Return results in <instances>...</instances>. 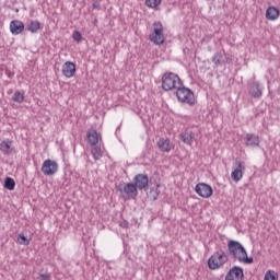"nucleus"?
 I'll return each instance as SVG.
<instances>
[{"label": "nucleus", "instance_id": "nucleus-1", "mask_svg": "<svg viewBox=\"0 0 280 280\" xmlns=\"http://www.w3.org/2000/svg\"><path fill=\"white\" fill-rule=\"evenodd\" d=\"M228 257L234 259V261H240V264H253V257H248V253L242 243L235 240H230L228 242Z\"/></svg>", "mask_w": 280, "mask_h": 280}, {"label": "nucleus", "instance_id": "nucleus-2", "mask_svg": "<svg viewBox=\"0 0 280 280\" xmlns=\"http://www.w3.org/2000/svg\"><path fill=\"white\" fill-rule=\"evenodd\" d=\"M183 86V81L180 77L174 72H166L162 77V89L163 91H178Z\"/></svg>", "mask_w": 280, "mask_h": 280}, {"label": "nucleus", "instance_id": "nucleus-3", "mask_svg": "<svg viewBox=\"0 0 280 280\" xmlns=\"http://www.w3.org/2000/svg\"><path fill=\"white\" fill-rule=\"evenodd\" d=\"M229 261V255L219 249L214 252L208 259V268L210 270H220V268H224V264Z\"/></svg>", "mask_w": 280, "mask_h": 280}, {"label": "nucleus", "instance_id": "nucleus-4", "mask_svg": "<svg viewBox=\"0 0 280 280\" xmlns=\"http://www.w3.org/2000/svg\"><path fill=\"white\" fill-rule=\"evenodd\" d=\"M176 97L178 102H182V104H188L189 106H194V104H196V97L189 88H185L183 85L177 88Z\"/></svg>", "mask_w": 280, "mask_h": 280}, {"label": "nucleus", "instance_id": "nucleus-5", "mask_svg": "<svg viewBox=\"0 0 280 280\" xmlns=\"http://www.w3.org/2000/svg\"><path fill=\"white\" fill-rule=\"evenodd\" d=\"M118 191L121 194L124 200H135L139 196V190L133 183L120 184Z\"/></svg>", "mask_w": 280, "mask_h": 280}, {"label": "nucleus", "instance_id": "nucleus-6", "mask_svg": "<svg viewBox=\"0 0 280 280\" xmlns=\"http://www.w3.org/2000/svg\"><path fill=\"white\" fill-rule=\"evenodd\" d=\"M149 38L154 45H163L165 43V35L163 34V23H153V33L149 36Z\"/></svg>", "mask_w": 280, "mask_h": 280}, {"label": "nucleus", "instance_id": "nucleus-7", "mask_svg": "<svg viewBox=\"0 0 280 280\" xmlns=\"http://www.w3.org/2000/svg\"><path fill=\"white\" fill-rule=\"evenodd\" d=\"M44 176H54L58 173V162L54 160H45L42 164Z\"/></svg>", "mask_w": 280, "mask_h": 280}, {"label": "nucleus", "instance_id": "nucleus-8", "mask_svg": "<svg viewBox=\"0 0 280 280\" xmlns=\"http://www.w3.org/2000/svg\"><path fill=\"white\" fill-rule=\"evenodd\" d=\"M244 170H246V164L242 161H236L231 173L232 180L240 183V180L244 178Z\"/></svg>", "mask_w": 280, "mask_h": 280}, {"label": "nucleus", "instance_id": "nucleus-9", "mask_svg": "<svg viewBox=\"0 0 280 280\" xmlns=\"http://www.w3.org/2000/svg\"><path fill=\"white\" fill-rule=\"evenodd\" d=\"M195 191L200 198H211L213 196V188L206 183H199L195 187Z\"/></svg>", "mask_w": 280, "mask_h": 280}, {"label": "nucleus", "instance_id": "nucleus-10", "mask_svg": "<svg viewBox=\"0 0 280 280\" xmlns=\"http://www.w3.org/2000/svg\"><path fill=\"white\" fill-rule=\"evenodd\" d=\"M224 280H244V268L240 266H233L226 272Z\"/></svg>", "mask_w": 280, "mask_h": 280}, {"label": "nucleus", "instance_id": "nucleus-11", "mask_svg": "<svg viewBox=\"0 0 280 280\" xmlns=\"http://www.w3.org/2000/svg\"><path fill=\"white\" fill-rule=\"evenodd\" d=\"M150 183V178L145 174H137L133 177V185L136 186V189L143 190L148 187Z\"/></svg>", "mask_w": 280, "mask_h": 280}, {"label": "nucleus", "instance_id": "nucleus-12", "mask_svg": "<svg viewBox=\"0 0 280 280\" xmlns=\"http://www.w3.org/2000/svg\"><path fill=\"white\" fill-rule=\"evenodd\" d=\"M244 141L246 148H259V143H261L259 136L255 133H246L244 136Z\"/></svg>", "mask_w": 280, "mask_h": 280}, {"label": "nucleus", "instance_id": "nucleus-13", "mask_svg": "<svg viewBox=\"0 0 280 280\" xmlns=\"http://www.w3.org/2000/svg\"><path fill=\"white\" fill-rule=\"evenodd\" d=\"M25 30V24L21 22V20H13L10 22V32L13 36H19V34H23Z\"/></svg>", "mask_w": 280, "mask_h": 280}, {"label": "nucleus", "instance_id": "nucleus-14", "mask_svg": "<svg viewBox=\"0 0 280 280\" xmlns=\"http://www.w3.org/2000/svg\"><path fill=\"white\" fill-rule=\"evenodd\" d=\"M75 63L72 62V61H66L63 65H62V68H61V73L62 75H65V78H73V75H75Z\"/></svg>", "mask_w": 280, "mask_h": 280}, {"label": "nucleus", "instance_id": "nucleus-15", "mask_svg": "<svg viewBox=\"0 0 280 280\" xmlns=\"http://www.w3.org/2000/svg\"><path fill=\"white\" fill-rule=\"evenodd\" d=\"M156 144L161 152H172L174 149V144L167 138H160Z\"/></svg>", "mask_w": 280, "mask_h": 280}, {"label": "nucleus", "instance_id": "nucleus-16", "mask_svg": "<svg viewBox=\"0 0 280 280\" xmlns=\"http://www.w3.org/2000/svg\"><path fill=\"white\" fill-rule=\"evenodd\" d=\"M212 62L215 67L226 65V52H224V50L217 51L212 57Z\"/></svg>", "mask_w": 280, "mask_h": 280}, {"label": "nucleus", "instance_id": "nucleus-17", "mask_svg": "<svg viewBox=\"0 0 280 280\" xmlns=\"http://www.w3.org/2000/svg\"><path fill=\"white\" fill-rule=\"evenodd\" d=\"M86 141L90 145H97L100 143V133L95 129H89L86 131Z\"/></svg>", "mask_w": 280, "mask_h": 280}, {"label": "nucleus", "instance_id": "nucleus-18", "mask_svg": "<svg viewBox=\"0 0 280 280\" xmlns=\"http://www.w3.org/2000/svg\"><path fill=\"white\" fill-rule=\"evenodd\" d=\"M249 94L252 95V97H254L255 100H259V97H261L262 93V89L261 85L259 84V82H253L249 86Z\"/></svg>", "mask_w": 280, "mask_h": 280}, {"label": "nucleus", "instance_id": "nucleus-19", "mask_svg": "<svg viewBox=\"0 0 280 280\" xmlns=\"http://www.w3.org/2000/svg\"><path fill=\"white\" fill-rule=\"evenodd\" d=\"M26 30L31 34H38V31L43 30V24H40V22H38V20H32L31 22H28L26 24Z\"/></svg>", "mask_w": 280, "mask_h": 280}, {"label": "nucleus", "instance_id": "nucleus-20", "mask_svg": "<svg viewBox=\"0 0 280 280\" xmlns=\"http://www.w3.org/2000/svg\"><path fill=\"white\" fill-rule=\"evenodd\" d=\"M179 139L183 143H186V145H191L194 139H196V133H194V131H185L179 135Z\"/></svg>", "mask_w": 280, "mask_h": 280}, {"label": "nucleus", "instance_id": "nucleus-21", "mask_svg": "<svg viewBox=\"0 0 280 280\" xmlns=\"http://www.w3.org/2000/svg\"><path fill=\"white\" fill-rule=\"evenodd\" d=\"M279 9L276 7H269L266 11V19H268V21H277V19H279Z\"/></svg>", "mask_w": 280, "mask_h": 280}, {"label": "nucleus", "instance_id": "nucleus-22", "mask_svg": "<svg viewBox=\"0 0 280 280\" xmlns=\"http://www.w3.org/2000/svg\"><path fill=\"white\" fill-rule=\"evenodd\" d=\"M91 153L93 155L94 161H100L104 156V153L102 152V148L97 147V144L92 145Z\"/></svg>", "mask_w": 280, "mask_h": 280}, {"label": "nucleus", "instance_id": "nucleus-23", "mask_svg": "<svg viewBox=\"0 0 280 280\" xmlns=\"http://www.w3.org/2000/svg\"><path fill=\"white\" fill-rule=\"evenodd\" d=\"M12 142L11 141H2L0 143V150L3 154H11L12 150Z\"/></svg>", "mask_w": 280, "mask_h": 280}, {"label": "nucleus", "instance_id": "nucleus-24", "mask_svg": "<svg viewBox=\"0 0 280 280\" xmlns=\"http://www.w3.org/2000/svg\"><path fill=\"white\" fill-rule=\"evenodd\" d=\"M16 187V182H14V178L7 177L4 179V188L9 189V191H14V188Z\"/></svg>", "mask_w": 280, "mask_h": 280}, {"label": "nucleus", "instance_id": "nucleus-25", "mask_svg": "<svg viewBox=\"0 0 280 280\" xmlns=\"http://www.w3.org/2000/svg\"><path fill=\"white\" fill-rule=\"evenodd\" d=\"M13 102H16V104H23L25 101V93H22L21 91L14 92L12 96Z\"/></svg>", "mask_w": 280, "mask_h": 280}, {"label": "nucleus", "instance_id": "nucleus-26", "mask_svg": "<svg viewBox=\"0 0 280 280\" xmlns=\"http://www.w3.org/2000/svg\"><path fill=\"white\" fill-rule=\"evenodd\" d=\"M264 280H279V275H277V272L273 271V270H268L265 273V279Z\"/></svg>", "mask_w": 280, "mask_h": 280}, {"label": "nucleus", "instance_id": "nucleus-27", "mask_svg": "<svg viewBox=\"0 0 280 280\" xmlns=\"http://www.w3.org/2000/svg\"><path fill=\"white\" fill-rule=\"evenodd\" d=\"M162 0H145L147 8H159Z\"/></svg>", "mask_w": 280, "mask_h": 280}, {"label": "nucleus", "instance_id": "nucleus-28", "mask_svg": "<svg viewBox=\"0 0 280 280\" xmlns=\"http://www.w3.org/2000/svg\"><path fill=\"white\" fill-rule=\"evenodd\" d=\"M18 242H20V244H23L24 246L30 245V241L27 240V237L23 233L19 234Z\"/></svg>", "mask_w": 280, "mask_h": 280}, {"label": "nucleus", "instance_id": "nucleus-29", "mask_svg": "<svg viewBox=\"0 0 280 280\" xmlns=\"http://www.w3.org/2000/svg\"><path fill=\"white\" fill-rule=\"evenodd\" d=\"M72 38L73 40H75L77 43H80V40H82V33H80V31H74L72 33Z\"/></svg>", "mask_w": 280, "mask_h": 280}, {"label": "nucleus", "instance_id": "nucleus-30", "mask_svg": "<svg viewBox=\"0 0 280 280\" xmlns=\"http://www.w3.org/2000/svg\"><path fill=\"white\" fill-rule=\"evenodd\" d=\"M38 280H51V273H47V272H45V273H39V276H38V278H37Z\"/></svg>", "mask_w": 280, "mask_h": 280}, {"label": "nucleus", "instance_id": "nucleus-31", "mask_svg": "<svg viewBox=\"0 0 280 280\" xmlns=\"http://www.w3.org/2000/svg\"><path fill=\"white\" fill-rule=\"evenodd\" d=\"M152 195V200H159V191L158 190H151L150 192Z\"/></svg>", "mask_w": 280, "mask_h": 280}, {"label": "nucleus", "instance_id": "nucleus-32", "mask_svg": "<svg viewBox=\"0 0 280 280\" xmlns=\"http://www.w3.org/2000/svg\"><path fill=\"white\" fill-rule=\"evenodd\" d=\"M93 8H94V10H102V5L100 4L98 1H95V2L93 3Z\"/></svg>", "mask_w": 280, "mask_h": 280}, {"label": "nucleus", "instance_id": "nucleus-33", "mask_svg": "<svg viewBox=\"0 0 280 280\" xmlns=\"http://www.w3.org/2000/svg\"><path fill=\"white\" fill-rule=\"evenodd\" d=\"M120 226H128V223H122V224H120Z\"/></svg>", "mask_w": 280, "mask_h": 280}]
</instances>
